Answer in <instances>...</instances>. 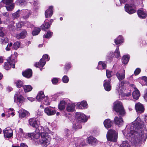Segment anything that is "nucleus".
Here are the masks:
<instances>
[{
	"mask_svg": "<svg viewBox=\"0 0 147 147\" xmlns=\"http://www.w3.org/2000/svg\"><path fill=\"white\" fill-rule=\"evenodd\" d=\"M143 125L135 126V129L131 130L128 134V136L131 141L137 143L143 140L145 141L147 138V134H144L142 128Z\"/></svg>",
	"mask_w": 147,
	"mask_h": 147,
	"instance_id": "obj_1",
	"label": "nucleus"
},
{
	"mask_svg": "<svg viewBox=\"0 0 147 147\" xmlns=\"http://www.w3.org/2000/svg\"><path fill=\"white\" fill-rule=\"evenodd\" d=\"M41 131V139L39 140V142L43 147H46L50 143L51 138L49 134L50 131L48 128H43Z\"/></svg>",
	"mask_w": 147,
	"mask_h": 147,
	"instance_id": "obj_2",
	"label": "nucleus"
},
{
	"mask_svg": "<svg viewBox=\"0 0 147 147\" xmlns=\"http://www.w3.org/2000/svg\"><path fill=\"white\" fill-rule=\"evenodd\" d=\"M29 123L31 126L36 128L35 131L37 133L40 132L43 128H44L42 126H40L39 121L37 120L36 118L30 119L29 120Z\"/></svg>",
	"mask_w": 147,
	"mask_h": 147,
	"instance_id": "obj_3",
	"label": "nucleus"
},
{
	"mask_svg": "<svg viewBox=\"0 0 147 147\" xmlns=\"http://www.w3.org/2000/svg\"><path fill=\"white\" fill-rule=\"evenodd\" d=\"M113 109L120 115H123L125 114L122 103L120 101H116L114 103Z\"/></svg>",
	"mask_w": 147,
	"mask_h": 147,
	"instance_id": "obj_4",
	"label": "nucleus"
},
{
	"mask_svg": "<svg viewBox=\"0 0 147 147\" xmlns=\"http://www.w3.org/2000/svg\"><path fill=\"white\" fill-rule=\"evenodd\" d=\"M107 138L108 141L116 142L117 138V134L115 130L110 129L107 132Z\"/></svg>",
	"mask_w": 147,
	"mask_h": 147,
	"instance_id": "obj_5",
	"label": "nucleus"
},
{
	"mask_svg": "<svg viewBox=\"0 0 147 147\" xmlns=\"http://www.w3.org/2000/svg\"><path fill=\"white\" fill-rule=\"evenodd\" d=\"M49 59L50 58L49 57V55H48L45 54L43 55L42 58L40 59L39 62L38 63H36L34 65L36 67H43L46 63V61L45 60L47 59V61H48Z\"/></svg>",
	"mask_w": 147,
	"mask_h": 147,
	"instance_id": "obj_6",
	"label": "nucleus"
},
{
	"mask_svg": "<svg viewBox=\"0 0 147 147\" xmlns=\"http://www.w3.org/2000/svg\"><path fill=\"white\" fill-rule=\"evenodd\" d=\"M9 57L7 62H5L4 64V67L5 69L8 70L11 67H12L13 68H15V61L13 59H11Z\"/></svg>",
	"mask_w": 147,
	"mask_h": 147,
	"instance_id": "obj_7",
	"label": "nucleus"
},
{
	"mask_svg": "<svg viewBox=\"0 0 147 147\" xmlns=\"http://www.w3.org/2000/svg\"><path fill=\"white\" fill-rule=\"evenodd\" d=\"M76 118L80 123L86 122L87 120L86 116L83 113H76Z\"/></svg>",
	"mask_w": 147,
	"mask_h": 147,
	"instance_id": "obj_8",
	"label": "nucleus"
},
{
	"mask_svg": "<svg viewBox=\"0 0 147 147\" xmlns=\"http://www.w3.org/2000/svg\"><path fill=\"white\" fill-rule=\"evenodd\" d=\"M117 79L120 81H123L125 78V71L123 69L122 71H119L116 74Z\"/></svg>",
	"mask_w": 147,
	"mask_h": 147,
	"instance_id": "obj_9",
	"label": "nucleus"
},
{
	"mask_svg": "<svg viewBox=\"0 0 147 147\" xmlns=\"http://www.w3.org/2000/svg\"><path fill=\"white\" fill-rule=\"evenodd\" d=\"M5 137L9 138L13 136V131L9 127H7L3 130Z\"/></svg>",
	"mask_w": 147,
	"mask_h": 147,
	"instance_id": "obj_10",
	"label": "nucleus"
},
{
	"mask_svg": "<svg viewBox=\"0 0 147 147\" xmlns=\"http://www.w3.org/2000/svg\"><path fill=\"white\" fill-rule=\"evenodd\" d=\"M36 132V134L34 133H28L27 135L24 136V137L27 138H31L32 139L34 140L38 139L40 137L39 132Z\"/></svg>",
	"mask_w": 147,
	"mask_h": 147,
	"instance_id": "obj_11",
	"label": "nucleus"
},
{
	"mask_svg": "<svg viewBox=\"0 0 147 147\" xmlns=\"http://www.w3.org/2000/svg\"><path fill=\"white\" fill-rule=\"evenodd\" d=\"M131 86L134 88V90L133 92L132 95L133 98L136 99H138L140 96V93L139 90L135 87L134 84L131 85Z\"/></svg>",
	"mask_w": 147,
	"mask_h": 147,
	"instance_id": "obj_12",
	"label": "nucleus"
},
{
	"mask_svg": "<svg viewBox=\"0 0 147 147\" xmlns=\"http://www.w3.org/2000/svg\"><path fill=\"white\" fill-rule=\"evenodd\" d=\"M132 7V6L127 4H125V11L129 14H132L136 12V10Z\"/></svg>",
	"mask_w": 147,
	"mask_h": 147,
	"instance_id": "obj_13",
	"label": "nucleus"
},
{
	"mask_svg": "<svg viewBox=\"0 0 147 147\" xmlns=\"http://www.w3.org/2000/svg\"><path fill=\"white\" fill-rule=\"evenodd\" d=\"M27 35L26 31L24 30L20 33L16 34V37L18 39H23L26 37Z\"/></svg>",
	"mask_w": 147,
	"mask_h": 147,
	"instance_id": "obj_14",
	"label": "nucleus"
},
{
	"mask_svg": "<svg viewBox=\"0 0 147 147\" xmlns=\"http://www.w3.org/2000/svg\"><path fill=\"white\" fill-rule=\"evenodd\" d=\"M53 7L52 6L49 7V8L45 11V15L46 18H50L52 15L53 11L52 9Z\"/></svg>",
	"mask_w": 147,
	"mask_h": 147,
	"instance_id": "obj_15",
	"label": "nucleus"
},
{
	"mask_svg": "<svg viewBox=\"0 0 147 147\" xmlns=\"http://www.w3.org/2000/svg\"><path fill=\"white\" fill-rule=\"evenodd\" d=\"M45 113L48 115H54L55 113V111L51 107H47L44 109Z\"/></svg>",
	"mask_w": 147,
	"mask_h": 147,
	"instance_id": "obj_16",
	"label": "nucleus"
},
{
	"mask_svg": "<svg viewBox=\"0 0 147 147\" xmlns=\"http://www.w3.org/2000/svg\"><path fill=\"white\" fill-rule=\"evenodd\" d=\"M137 14L140 18H145L147 16L146 12L144 9H139L137 11Z\"/></svg>",
	"mask_w": 147,
	"mask_h": 147,
	"instance_id": "obj_17",
	"label": "nucleus"
},
{
	"mask_svg": "<svg viewBox=\"0 0 147 147\" xmlns=\"http://www.w3.org/2000/svg\"><path fill=\"white\" fill-rule=\"evenodd\" d=\"M110 80L104 81V86L105 90L109 91L111 90V86L110 85Z\"/></svg>",
	"mask_w": 147,
	"mask_h": 147,
	"instance_id": "obj_18",
	"label": "nucleus"
},
{
	"mask_svg": "<svg viewBox=\"0 0 147 147\" xmlns=\"http://www.w3.org/2000/svg\"><path fill=\"white\" fill-rule=\"evenodd\" d=\"M136 111L139 113H142L144 111L143 105L140 103L136 104L135 106Z\"/></svg>",
	"mask_w": 147,
	"mask_h": 147,
	"instance_id": "obj_19",
	"label": "nucleus"
},
{
	"mask_svg": "<svg viewBox=\"0 0 147 147\" xmlns=\"http://www.w3.org/2000/svg\"><path fill=\"white\" fill-rule=\"evenodd\" d=\"M125 84V81H121L119 84L117 86L116 90L118 92L119 94L122 92L123 86Z\"/></svg>",
	"mask_w": 147,
	"mask_h": 147,
	"instance_id": "obj_20",
	"label": "nucleus"
},
{
	"mask_svg": "<svg viewBox=\"0 0 147 147\" xmlns=\"http://www.w3.org/2000/svg\"><path fill=\"white\" fill-rule=\"evenodd\" d=\"M87 142L91 145H95L98 142L96 138L92 136H90L87 139Z\"/></svg>",
	"mask_w": 147,
	"mask_h": 147,
	"instance_id": "obj_21",
	"label": "nucleus"
},
{
	"mask_svg": "<svg viewBox=\"0 0 147 147\" xmlns=\"http://www.w3.org/2000/svg\"><path fill=\"white\" fill-rule=\"evenodd\" d=\"M114 122L115 124L118 125H121L123 123L122 119L120 117L116 116L114 119Z\"/></svg>",
	"mask_w": 147,
	"mask_h": 147,
	"instance_id": "obj_22",
	"label": "nucleus"
},
{
	"mask_svg": "<svg viewBox=\"0 0 147 147\" xmlns=\"http://www.w3.org/2000/svg\"><path fill=\"white\" fill-rule=\"evenodd\" d=\"M113 122L109 119H107L105 120L104 124L105 127L107 128L110 127L113 125Z\"/></svg>",
	"mask_w": 147,
	"mask_h": 147,
	"instance_id": "obj_23",
	"label": "nucleus"
},
{
	"mask_svg": "<svg viewBox=\"0 0 147 147\" xmlns=\"http://www.w3.org/2000/svg\"><path fill=\"white\" fill-rule=\"evenodd\" d=\"M32 74V71L31 69H28L22 73L23 75L27 78H30Z\"/></svg>",
	"mask_w": 147,
	"mask_h": 147,
	"instance_id": "obj_24",
	"label": "nucleus"
},
{
	"mask_svg": "<svg viewBox=\"0 0 147 147\" xmlns=\"http://www.w3.org/2000/svg\"><path fill=\"white\" fill-rule=\"evenodd\" d=\"M114 41L117 46L119 47L120 44L123 42V37L119 35L117 38L114 39Z\"/></svg>",
	"mask_w": 147,
	"mask_h": 147,
	"instance_id": "obj_25",
	"label": "nucleus"
},
{
	"mask_svg": "<svg viewBox=\"0 0 147 147\" xmlns=\"http://www.w3.org/2000/svg\"><path fill=\"white\" fill-rule=\"evenodd\" d=\"M45 98V96L44 92L42 91H40L36 96L37 100L39 101H42Z\"/></svg>",
	"mask_w": 147,
	"mask_h": 147,
	"instance_id": "obj_26",
	"label": "nucleus"
},
{
	"mask_svg": "<svg viewBox=\"0 0 147 147\" xmlns=\"http://www.w3.org/2000/svg\"><path fill=\"white\" fill-rule=\"evenodd\" d=\"M75 105L73 103H69L67 104L66 110L68 112H73L74 111Z\"/></svg>",
	"mask_w": 147,
	"mask_h": 147,
	"instance_id": "obj_27",
	"label": "nucleus"
},
{
	"mask_svg": "<svg viewBox=\"0 0 147 147\" xmlns=\"http://www.w3.org/2000/svg\"><path fill=\"white\" fill-rule=\"evenodd\" d=\"M19 112V117L21 118L28 116L29 115V112L25 110H23L21 113L20 111Z\"/></svg>",
	"mask_w": 147,
	"mask_h": 147,
	"instance_id": "obj_28",
	"label": "nucleus"
},
{
	"mask_svg": "<svg viewBox=\"0 0 147 147\" xmlns=\"http://www.w3.org/2000/svg\"><path fill=\"white\" fill-rule=\"evenodd\" d=\"M129 58L128 55H124L122 58V63L124 65L127 64L129 60Z\"/></svg>",
	"mask_w": 147,
	"mask_h": 147,
	"instance_id": "obj_29",
	"label": "nucleus"
},
{
	"mask_svg": "<svg viewBox=\"0 0 147 147\" xmlns=\"http://www.w3.org/2000/svg\"><path fill=\"white\" fill-rule=\"evenodd\" d=\"M66 103L64 100H62L60 101V103L58 105V108L60 110L64 109L65 107Z\"/></svg>",
	"mask_w": 147,
	"mask_h": 147,
	"instance_id": "obj_30",
	"label": "nucleus"
},
{
	"mask_svg": "<svg viewBox=\"0 0 147 147\" xmlns=\"http://www.w3.org/2000/svg\"><path fill=\"white\" fill-rule=\"evenodd\" d=\"M24 97L22 96L17 97V101L14 97V101L16 102H19L20 103H22L24 101Z\"/></svg>",
	"mask_w": 147,
	"mask_h": 147,
	"instance_id": "obj_31",
	"label": "nucleus"
},
{
	"mask_svg": "<svg viewBox=\"0 0 147 147\" xmlns=\"http://www.w3.org/2000/svg\"><path fill=\"white\" fill-rule=\"evenodd\" d=\"M50 25L48 22H46L41 26L42 30L46 31L50 26Z\"/></svg>",
	"mask_w": 147,
	"mask_h": 147,
	"instance_id": "obj_32",
	"label": "nucleus"
},
{
	"mask_svg": "<svg viewBox=\"0 0 147 147\" xmlns=\"http://www.w3.org/2000/svg\"><path fill=\"white\" fill-rule=\"evenodd\" d=\"M23 88L26 92L30 91L32 89V87L29 85L24 86Z\"/></svg>",
	"mask_w": 147,
	"mask_h": 147,
	"instance_id": "obj_33",
	"label": "nucleus"
},
{
	"mask_svg": "<svg viewBox=\"0 0 147 147\" xmlns=\"http://www.w3.org/2000/svg\"><path fill=\"white\" fill-rule=\"evenodd\" d=\"M87 103L86 102L84 101H83L81 103H78V106L79 109H82V107L81 106L83 107H86L87 106Z\"/></svg>",
	"mask_w": 147,
	"mask_h": 147,
	"instance_id": "obj_34",
	"label": "nucleus"
},
{
	"mask_svg": "<svg viewBox=\"0 0 147 147\" xmlns=\"http://www.w3.org/2000/svg\"><path fill=\"white\" fill-rule=\"evenodd\" d=\"M114 54L115 57L117 58H119L120 57V54L118 47L117 46V47L114 52Z\"/></svg>",
	"mask_w": 147,
	"mask_h": 147,
	"instance_id": "obj_35",
	"label": "nucleus"
},
{
	"mask_svg": "<svg viewBox=\"0 0 147 147\" xmlns=\"http://www.w3.org/2000/svg\"><path fill=\"white\" fill-rule=\"evenodd\" d=\"M13 109L10 108L7 111V113L8 115H7V112H6V115L7 117H9L10 116V115H12L13 116L14 115V113L13 112Z\"/></svg>",
	"mask_w": 147,
	"mask_h": 147,
	"instance_id": "obj_36",
	"label": "nucleus"
},
{
	"mask_svg": "<svg viewBox=\"0 0 147 147\" xmlns=\"http://www.w3.org/2000/svg\"><path fill=\"white\" fill-rule=\"evenodd\" d=\"M40 29L38 27L36 28L32 32V34L33 35H38L40 31Z\"/></svg>",
	"mask_w": 147,
	"mask_h": 147,
	"instance_id": "obj_37",
	"label": "nucleus"
},
{
	"mask_svg": "<svg viewBox=\"0 0 147 147\" xmlns=\"http://www.w3.org/2000/svg\"><path fill=\"white\" fill-rule=\"evenodd\" d=\"M20 42L18 41H16L14 43L13 47L15 50H17L20 47Z\"/></svg>",
	"mask_w": 147,
	"mask_h": 147,
	"instance_id": "obj_38",
	"label": "nucleus"
},
{
	"mask_svg": "<svg viewBox=\"0 0 147 147\" xmlns=\"http://www.w3.org/2000/svg\"><path fill=\"white\" fill-rule=\"evenodd\" d=\"M19 10H18L15 13H13L12 15V16L14 19H17L20 16Z\"/></svg>",
	"mask_w": 147,
	"mask_h": 147,
	"instance_id": "obj_39",
	"label": "nucleus"
},
{
	"mask_svg": "<svg viewBox=\"0 0 147 147\" xmlns=\"http://www.w3.org/2000/svg\"><path fill=\"white\" fill-rule=\"evenodd\" d=\"M129 145L127 141H123L120 145V147H129Z\"/></svg>",
	"mask_w": 147,
	"mask_h": 147,
	"instance_id": "obj_40",
	"label": "nucleus"
},
{
	"mask_svg": "<svg viewBox=\"0 0 147 147\" xmlns=\"http://www.w3.org/2000/svg\"><path fill=\"white\" fill-rule=\"evenodd\" d=\"M16 86L18 88H20L22 86L23 84V82L20 80H18L16 83Z\"/></svg>",
	"mask_w": 147,
	"mask_h": 147,
	"instance_id": "obj_41",
	"label": "nucleus"
},
{
	"mask_svg": "<svg viewBox=\"0 0 147 147\" xmlns=\"http://www.w3.org/2000/svg\"><path fill=\"white\" fill-rule=\"evenodd\" d=\"M101 65H102V66L103 69H105L106 68V64L102 61H99L98 62V67H100Z\"/></svg>",
	"mask_w": 147,
	"mask_h": 147,
	"instance_id": "obj_42",
	"label": "nucleus"
},
{
	"mask_svg": "<svg viewBox=\"0 0 147 147\" xmlns=\"http://www.w3.org/2000/svg\"><path fill=\"white\" fill-rule=\"evenodd\" d=\"M8 41V39L7 38H2L0 39V42L3 44L7 43Z\"/></svg>",
	"mask_w": 147,
	"mask_h": 147,
	"instance_id": "obj_43",
	"label": "nucleus"
},
{
	"mask_svg": "<svg viewBox=\"0 0 147 147\" xmlns=\"http://www.w3.org/2000/svg\"><path fill=\"white\" fill-rule=\"evenodd\" d=\"M53 34V33L52 32H47V34L46 35H44L43 36V37H45L46 38H49L51 37L52 36V35Z\"/></svg>",
	"mask_w": 147,
	"mask_h": 147,
	"instance_id": "obj_44",
	"label": "nucleus"
},
{
	"mask_svg": "<svg viewBox=\"0 0 147 147\" xmlns=\"http://www.w3.org/2000/svg\"><path fill=\"white\" fill-rule=\"evenodd\" d=\"M10 5L8 6H6V8L7 10L8 11H11L14 8V6L13 4H10Z\"/></svg>",
	"mask_w": 147,
	"mask_h": 147,
	"instance_id": "obj_45",
	"label": "nucleus"
},
{
	"mask_svg": "<svg viewBox=\"0 0 147 147\" xmlns=\"http://www.w3.org/2000/svg\"><path fill=\"white\" fill-rule=\"evenodd\" d=\"M24 25L23 23L22 22H18L16 24V27L17 29H20Z\"/></svg>",
	"mask_w": 147,
	"mask_h": 147,
	"instance_id": "obj_46",
	"label": "nucleus"
},
{
	"mask_svg": "<svg viewBox=\"0 0 147 147\" xmlns=\"http://www.w3.org/2000/svg\"><path fill=\"white\" fill-rule=\"evenodd\" d=\"M63 82L64 83H67L69 81V78L66 76H64L62 79Z\"/></svg>",
	"mask_w": 147,
	"mask_h": 147,
	"instance_id": "obj_47",
	"label": "nucleus"
},
{
	"mask_svg": "<svg viewBox=\"0 0 147 147\" xmlns=\"http://www.w3.org/2000/svg\"><path fill=\"white\" fill-rule=\"evenodd\" d=\"M2 1L6 5H9L12 3L13 0H2Z\"/></svg>",
	"mask_w": 147,
	"mask_h": 147,
	"instance_id": "obj_48",
	"label": "nucleus"
},
{
	"mask_svg": "<svg viewBox=\"0 0 147 147\" xmlns=\"http://www.w3.org/2000/svg\"><path fill=\"white\" fill-rule=\"evenodd\" d=\"M4 28L2 27H0V36L2 37L4 36L5 34L4 32Z\"/></svg>",
	"mask_w": 147,
	"mask_h": 147,
	"instance_id": "obj_49",
	"label": "nucleus"
},
{
	"mask_svg": "<svg viewBox=\"0 0 147 147\" xmlns=\"http://www.w3.org/2000/svg\"><path fill=\"white\" fill-rule=\"evenodd\" d=\"M73 128H74L75 129H80L82 128V126L80 124L77 123L75 125H74Z\"/></svg>",
	"mask_w": 147,
	"mask_h": 147,
	"instance_id": "obj_50",
	"label": "nucleus"
},
{
	"mask_svg": "<svg viewBox=\"0 0 147 147\" xmlns=\"http://www.w3.org/2000/svg\"><path fill=\"white\" fill-rule=\"evenodd\" d=\"M12 44L11 42L9 43V44H8L5 48V49L7 51H9L10 50V47H11L12 46Z\"/></svg>",
	"mask_w": 147,
	"mask_h": 147,
	"instance_id": "obj_51",
	"label": "nucleus"
},
{
	"mask_svg": "<svg viewBox=\"0 0 147 147\" xmlns=\"http://www.w3.org/2000/svg\"><path fill=\"white\" fill-rule=\"evenodd\" d=\"M140 69L139 68H137L135 71L134 74L136 76L140 73Z\"/></svg>",
	"mask_w": 147,
	"mask_h": 147,
	"instance_id": "obj_52",
	"label": "nucleus"
},
{
	"mask_svg": "<svg viewBox=\"0 0 147 147\" xmlns=\"http://www.w3.org/2000/svg\"><path fill=\"white\" fill-rule=\"evenodd\" d=\"M58 80L57 78H54L52 80V82L53 84H56L58 82Z\"/></svg>",
	"mask_w": 147,
	"mask_h": 147,
	"instance_id": "obj_53",
	"label": "nucleus"
},
{
	"mask_svg": "<svg viewBox=\"0 0 147 147\" xmlns=\"http://www.w3.org/2000/svg\"><path fill=\"white\" fill-rule=\"evenodd\" d=\"M106 71L107 76L108 78H109L111 76V72L108 70H106Z\"/></svg>",
	"mask_w": 147,
	"mask_h": 147,
	"instance_id": "obj_54",
	"label": "nucleus"
},
{
	"mask_svg": "<svg viewBox=\"0 0 147 147\" xmlns=\"http://www.w3.org/2000/svg\"><path fill=\"white\" fill-rule=\"evenodd\" d=\"M19 2L20 5H23L26 4V2L24 0H20L19 1Z\"/></svg>",
	"mask_w": 147,
	"mask_h": 147,
	"instance_id": "obj_55",
	"label": "nucleus"
},
{
	"mask_svg": "<svg viewBox=\"0 0 147 147\" xmlns=\"http://www.w3.org/2000/svg\"><path fill=\"white\" fill-rule=\"evenodd\" d=\"M3 16L8 18L9 16V14L7 12H5L2 13Z\"/></svg>",
	"mask_w": 147,
	"mask_h": 147,
	"instance_id": "obj_56",
	"label": "nucleus"
},
{
	"mask_svg": "<svg viewBox=\"0 0 147 147\" xmlns=\"http://www.w3.org/2000/svg\"><path fill=\"white\" fill-rule=\"evenodd\" d=\"M19 133H20L21 134V136L23 135L24 136V133L23 132V129L21 128H20L19 129Z\"/></svg>",
	"mask_w": 147,
	"mask_h": 147,
	"instance_id": "obj_57",
	"label": "nucleus"
},
{
	"mask_svg": "<svg viewBox=\"0 0 147 147\" xmlns=\"http://www.w3.org/2000/svg\"><path fill=\"white\" fill-rule=\"evenodd\" d=\"M142 79L145 82L147 85V78L146 76H144L142 78Z\"/></svg>",
	"mask_w": 147,
	"mask_h": 147,
	"instance_id": "obj_58",
	"label": "nucleus"
},
{
	"mask_svg": "<svg viewBox=\"0 0 147 147\" xmlns=\"http://www.w3.org/2000/svg\"><path fill=\"white\" fill-rule=\"evenodd\" d=\"M20 147H28L24 143H21L20 145Z\"/></svg>",
	"mask_w": 147,
	"mask_h": 147,
	"instance_id": "obj_59",
	"label": "nucleus"
},
{
	"mask_svg": "<svg viewBox=\"0 0 147 147\" xmlns=\"http://www.w3.org/2000/svg\"><path fill=\"white\" fill-rule=\"evenodd\" d=\"M70 67V64H67L65 66V68L67 69H69Z\"/></svg>",
	"mask_w": 147,
	"mask_h": 147,
	"instance_id": "obj_60",
	"label": "nucleus"
},
{
	"mask_svg": "<svg viewBox=\"0 0 147 147\" xmlns=\"http://www.w3.org/2000/svg\"><path fill=\"white\" fill-rule=\"evenodd\" d=\"M9 28L11 30H13L14 28V26L13 25H12L11 26L9 25Z\"/></svg>",
	"mask_w": 147,
	"mask_h": 147,
	"instance_id": "obj_61",
	"label": "nucleus"
},
{
	"mask_svg": "<svg viewBox=\"0 0 147 147\" xmlns=\"http://www.w3.org/2000/svg\"><path fill=\"white\" fill-rule=\"evenodd\" d=\"M38 114L39 115H41L42 114V111H41V110H40L39 109L38 111Z\"/></svg>",
	"mask_w": 147,
	"mask_h": 147,
	"instance_id": "obj_62",
	"label": "nucleus"
},
{
	"mask_svg": "<svg viewBox=\"0 0 147 147\" xmlns=\"http://www.w3.org/2000/svg\"><path fill=\"white\" fill-rule=\"evenodd\" d=\"M27 98L31 102H32L34 100V98L32 97H28Z\"/></svg>",
	"mask_w": 147,
	"mask_h": 147,
	"instance_id": "obj_63",
	"label": "nucleus"
},
{
	"mask_svg": "<svg viewBox=\"0 0 147 147\" xmlns=\"http://www.w3.org/2000/svg\"><path fill=\"white\" fill-rule=\"evenodd\" d=\"M144 98L147 101V92L144 95Z\"/></svg>",
	"mask_w": 147,
	"mask_h": 147,
	"instance_id": "obj_64",
	"label": "nucleus"
}]
</instances>
